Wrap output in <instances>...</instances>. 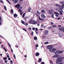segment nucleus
<instances>
[{
  "label": "nucleus",
  "mask_w": 64,
  "mask_h": 64,
  "mask_svg": "<svg viewBox=\"0 0 64 64\" xmlns=\"http://www.w3.org/2000/svg\"><path fill=\"white\" fill-rule=\"evenodd\" d=\"M30 24H37V22H36V21L33 20H31L29 22Z\"/></svg>",
  "instance_id": "f257e3e1"
},
{
  "label": "nucleus",
  "mask_w": 64,
  "mask_h": 64,
  "mask_svg": "<svg viewBox=\"0 0 64 64\" xmlns=\"http://www.w3.org/2000/svg\"><path fill=\"white\" fill-rule=\"evenodd\" d=\"M62 51H56V52L55 53V54H56L57 55V54H59L60 53H62Z\"/></svg>",
  "instance_id": "f03ea898"
},
{
  "label": "nucleus",
  "mask_w": 64,
  "mask_h": 64,
  "mask_svg": "<svg viewBox=\"0 0 64 64\" xmlns=\"http://www.w3.org/2000/svg\"><path fill=\"white\" fill-rule=\"evenodd\" d=\"M62 61L63 60H60L59 58H58L57 60L56 61V63H59L60 62H62Z\"/></svg>",
  "instance_id": "7ed1b4c3"
},
{
  "label": "nucleus",
  "mask_w": 64,
  "mask_h": 64,
  "mask_svg": "<svg viewBox=\"0 0 64 64\" xmlns=\"http://www.w3.org/2000/svg\"><path fill=\"white\" fill-rule=\"evenodd\" d=\"M20 5L19 4H17L15 6H14L16 8H17V9H18L20 8Z\"/></svg>",
  "instance_id": "20e7f679"
},
{
  "label": "nucleus",
  "mask_w": 64,
  "mask_h": 64,
  "mask_svg": "<svg viewBox=\"0 0 64 64\" xmlns=\"http://www.w3.org/2000/svg\"><path fill=\"white\" fill-rule=\"evenodd\" d=\"M48 32H49L48 31L46 30L44 32V35H46L47 34H48Z\"/></svg>",
  "instance_id": "39448f33"
},
{
  "label": "nucleus",
  "mask_w": 64,
  "mask_h": 64,
  "mask_svg": "<svg viewBox=\"0 0 64 64\" xmlns=\"http://www.w3.org/2000/svg\"><path fill=\"white\" fill-rule=\"evenodd\" d=\"M47 48L49 49L51 48H53V46L51 45L48 46L47 47Z\"/></svg>",
  "instance_id": "423d86ee"
},
{
  "label": "nucleus",
  "mask_w": 64,
  "mask_h": 64,
  "mask_svg": "<svg viewBox=\"0 0 64 64\" xmlns=\"http://www.w3.org/2000/svg\"><path fill=\"white\" fill-rule=\"evenodd\" d=\"M53 9H52L50 11L49 10L48 11L49 14H53V12L51 11H53Z\"/></svg>",
  "instance_id": "0eeeda50"
},
{
  "label": "nucleus",
  "mask_w": 64,
  "mask_h": 64,
  "mask_svg": "<svg viewBox=\"0 0 64 64\" xmlns=\"http://www.w3.org/2000/svg\"><path fill=\"white\" fill-rule=\"evenodd\" d=\"M54 14H56L55 15L56 16V17H58L59 16V15H59V14L58 13V12H54Z\"/></svg>",
  "instance_id": "6e6552de"
},
{
  "label": "nucleus",
  "mask_w": 64,
  "mask_h": 64,
  "mask_svg": "<svg viewBox=\"0 0 64 64\" xmlns=\"http://www.w3.org/2000/svg\"><path fill=\"white\" fill-rule=\"evenodd\" d=\"M23 8V7L22 6H20V9L19 10V12H22V10H21V9H22V8Z\"/></svg>",
  "instance_id": "1a4fd4ad"
},
{
  "label": "nucleus",
  "mask_w": 64,
  "mask_h": 64,
  "mask_svg": "<svg viewBox=\"0 0 64 64\" xmlns=\"http://www.w3.org/2000/svg\"><path fill=\"white\" fill-rule=\"evenodd\" d=\"M59 9H63V8H64V7H63V6H60L59 7Z\"/></svg>",
  "instance_id": "9d476101"
},
{
  "label": "nucleus",
  "mask_w": 64,
  "mask_h": 64,
  "mask_svg": "<svg viewBox=\"0 0 64 64\" xmlns=\"http://www.w3.org/2000/svg\"><path fill=\"white\" fill-rule=\"evenodd\" d=\"M58 55H56L55 56H53V58H56V57H57L58 58H58Z\"/></svg>",
  "instance_id": "9b49d317"
},
{
  "label": "nucleus",
  "mask_w": 64,
  "mask_h": 64,
  "mask_svg": "<svg viewBox=\"0 0 64 64\" xmlns=\"http://www.w3.org/2000/svg\"><path fill=\"white\" fill-rule=\"evenodd\" d=\"M18 0H14V3L16 4V3H18Z\"/></svg>",
  "instance_id": "f8f14e48"
},
{
  "label": "nucleus",
  "mask_w": 64,
  "mask_h": 64,
  "mask_svg": "<svg viewBox=\"0 0 64 64\" xmlns=\"http://www.w3.org/2000/svg\"><path fill=\"white\" fill-rule=\"evenodd\" d=\"M61 4H62V6H64V2H60Z\"/></svg>",
  "instance_id": "ddd939ff"
},
{
  "label": "nucleus",
  "mask_w": 64,
  "mask_h": 64,
  "mask_svg": "<svg viewBox=\"0 0 64 64\" xmlns=\"http://www.w3.org/2000/svg\"><path fill=\"white\" fill-rule=\"evenodd\" d=\"M14 18H16L17 16H18V15H17V14H14Z\"/></svg>",
  "instance_id": "4468645a"
},
{
  "label": "nucleus",
  "mask_w": 64,
  "mask_h": 64,
  "mask_svg": "<svg viewBox=\"0 0 64 64\" xmlns=\"http://www.w3.org/2000/svg\"><path fill=\"white\" fill-rule=\"evenodd\" d=\"M41 17L42 18H46V16H44V14H42L41 15Z\"/></svg>",
  "instance_id": "2eb2a0df"
},
{
  "label": "nucleus",
  "mask_w": 64,
  "mask_h": 64,
  "mask_svg": "<svg viewBox=\"0 0 64 64\" xmlns=\"http://www.w3.org/2000/svg\"><path fill=\"white\" fill-rule=\"evenodd\" d=\"M59 13H61L63 12L62 10H58V11Z\"/></svg>",
  "instance_id": "dca6fc26"
},
{
  "label": "nucleus",
  "mask_w": 64,
  "mask_h": 64,
  "mask_svg": "<svg viewBox=\"0 0 64 64\" xmlns=\"http://www.w3.org/2000/svg\"><path fill=\"white\" fill-rule=\"evenodd\" d=\"M36 56H38L39 55V53L38 52H36Z\"/></svg>",
  "instance_id": "f3484780"
},
{
  "label": "nucleus",
  "mask_w": 64,
  "mask_h": 64,
  "mask_svg": "<svg viewBox=\"0 0 64 64\" xmlns=\"http://www.w3.org/2000/svg\"><path fill=\"white\" fill-rule=\"evenodd\" d=\"M58 59H59L60 60H62V59H64V57H62L60 58H59Z\"/></svg>",
  "instance_id": "a211bd4d"
},
{
  "label": "nucleus",
  "mask_w": 64,
  "mask_h": 64,
  "mask_svg": "<svg viewBox=\"0 0 64 64\" xmlns=\"http://www.w3.org/2000/svg\"><path fill=\"white\" fill-rule=\"evenodd\" d=\"M42 13H45V10H42L41 11Z\"/></svg>",
  "instance_id": "6ab92c4d"
},
{
  "label": "nucleus",
  "mask_w": 64,
  "mask_h": 64,
  "mask_svg": "<svg viewBox=\"0 0 64 64\" xmlns=\"http://www.w3.org/2000/svg\"><path fill=\"white\" fill-rule=\"evenodd\" d=\"M42 60V59H41V58H40L39 59V60L38 61V62H39L40 63V62H41Z\"/></svg>",
  "instance_id": "aec40b11"
},
{
  "label": "nucleus",
  "mask_w": 64,
  "mask_h": 64,
  "mask_svg": "<svg viewBox=\"0 0 64 64\" xmlns=\"http://www.w3.org/2000/svg\"><path fill=\"white\" fill-rule=\"evenodd\" d=\"M6 1L10 4V5H11V3L8 0H6Z\"/></svg>",
  "instance_id": "412c9836"
},
{
  "label": "nucleus",
  "mask_w": 64,
  "mask_h": 64,
  "mask_svg": "<svg viewBox=\"0 0 64 64\" xmlns=\"http://www.w3.org/2000/svg\"><path fill=\"white\" fill-rule=\"evenodd\" d=\"M6 1L10 4V5H11V3L8 0H6Z\"/></svg>",
  "instance_id": "4be33fe9"
},
{
  "label": "nucleus",
  "mask_w": 64,
  "mask_h": 64,
  "mask_svg": "<svg viewBox=\"0 0 64 64\" xmlns=\"http://www.w3.org/2000/svg\"><path fill=\"white\" fill-rule=\"evenodd\" d=\"M31 9V8H28V12H30V10Z\"/></svg>",
  "instance_id": "5701e85b"
},
{
  "label": "nucleus",
  "mask_w": 64,
  "mask_h": 64,
  "mask_svg": "<svg viewBox=\"0 0 64 64\" xmlns=\"http://www.w3.org/2000/svg\"><path fill=\"white\" fill-rule=\"evenodd\" d=\"M49 51H50V52H52V48H50L49 50Z\"/></svg>",
  "instance_id": "b1692460"
},
{
  "label": "nucleus",
  "mask_w": 64,
  "mask_h": 64,
  "mask_svg": "<svg viewBox=\"0 0 64 64\" xmlns=\"http://www.w3.org/2000/svg\"><path fill=\"white\" fill-rule=\"evenodd\" d=\"M0 1L1 3H2V4H4V3L3 2V0H0Z\"/></svg>",
  "instance_id": "393cba45"
},
{
  "label": "nucleus",
  "mask_w": 64,
  "mask_h": 64,
  "mask_svg": "<svg viewBox=\"0 0 64 64\" xmlns=\"http://www.w3.org/2000/svg\"><path fill=\"white\" fill-rule=\"evenodd\" d=\"M34 40H37V38L36 37H35L34 38Z\"/></svg>",
  "instance_id": "a878e982"
},
{
  "label": "nucleus",
  "mask_w": 64,
  "mask_h": 64,
  "mask_svg": "<svg viewBox=\"0 0 64 64\" xmlns=\"http://www.w3.org/2000/svg\"><path fill=\"white\" fill-rule=\"evenodd\" d=\"M4 7L5 10H7V8H6V6H4Z\"/></svg>",
  "instance_id": "bb28decb"
},
{
  "label": "nucleus",
  "mask_w": 64,
  "mask_h": 64,
  "mask_svg": "<svg viewBox=\"0 0 64 64\" xmlns=\"http://www.w3.org/2000/svg\"><path fill=\"white\" fill-rule=\"evenodd\" d=\"M21 23H22V24H24L25 23V22H24V21H23V20H22L21 21Z\"/></svg>",
  "instance_id": "cd10ccee"
},
{
  "label": "nucleus",
  "mask_w": 64,
  "mask_h": 64,
  "mask_svg": "<svg viewBox=\"0 0 64 64\" xmlns=\"http://www.w3.org/2000/svg\"><path fill=\"white\" fill-rule=\"evenodd\" d=\"M56 48H52V52L53 51H55V50H56Z\"/></svg>",
  "instance_id": "c85d7f7f"
},
{
  "label": "nucleus",
  "mask_w": 64,
  "mask_h": 64,
  "mask_svg": "<svg viewBox=\"0 0 64 64\" xmlns=\"http://www.w3.org/2000/svg\"><path fill=\"white\" fill-rule=\"evenodd\" d=\"M49 44V42H46L44 43V44Z\"/></svg>",
  "instance_id": "c756f323"
},
{
  "label": "nucleus",
  "mask_w": 64,
  "mask_h": 64,
  "mask_svg": "<svg viewBox=\"0 0 64 64\" xmlns=\"http://www.w3.org/2000/svg\"><path fill=\"white\" fill-rule=\"evenodd\" d=\"M3 49L5 50V52H7V50H6V49H5V48L4 47L3 48Z\"/></svg>",
  "instance_id": "7c9ffc66"
},
{
  "label": "nucleus",
  "mask_w": 64,
  "mask_h": 64,
  "mask_svg": "<svg viewBox=\"0 0 64 64\" xmlns=\"http://www.w3.org/2000/svg\"><path fill=\"white\" fill-rule=\"evenodd\" d=\"M62 29L63 32H64V28H62Z\"/></svg>",
  "instance_id": "2f4dec72"
},
{
  "label": "nucleus",
  "mask_w": 64,
  "mask_h": 64,
  "mask_svg": "<svg viewBox=\"0 0 64 64\" xmlns=\"http://www.w3.org/2000/svg\"><path fill=\"white\" fill-rule=\"evenodd\" d=\"M24 25H25L26 26L28 25V24L27 23H25L24 24Z\"/></svg>",
  "instance_id": "473e14b6"
},
{
  "label": "nucleus",
  "mask_w": 64,
  "mask_h": 64,
  "mask_svg": "<svg viewBox=\"0 0 64 64\" xmlns=\"http://www.w3.org/2000/svg\"><path fill=\"white\" fill-rule=\"evenodd\" d=\"M11 12L12 13H13V10L12 9L11 10Z\"/></svg>",
  "instance_id": "72a5a7b5"
},
{
  "label": "nucleus",
  "mask_w": 64,
  "mask_h": 64,
  "mask_svg": "<svg viewBox=\"0 0 64 64\" xmlns=\"http://www.w3.org/2000/svg\"><path fill=\"white\" fill-rule=\"evenodd\" d=\"M50 63L52 64H53V62H52V61L51 60H50Z\"/></svg>",
  "instance_id": "f704fd0d"
},
{
  "label": "nucleus",
  "mask_w": 64,
  "mask_h": 64,
  "mask_svg": "<svg viewBox=\"0 0 64 64\" xmlns=\"http://www.w3.org/2000/svg\"><path fill=\"white\" fill-rule=\"evenodd\" d=\"M7 57H4L3 58V59H4V60H6V59H7Z\"/></svg>",
  "instance_id": "c9c22d12"
},
{
  "label": "nucleus",
  "mask_w": 64,
  "mask_h": 64,
  "mask_svg": "<svg viewBox=\"0 0 64 64\" xmlns=\"http://www.w3.org/2000/svg\"><path fill=\"white\" fill-rule=\"evenodd\" d=\"M52 26V27H57V26L56 25H54Z\"/></svg>",
  "instance_id": "e433bc0d"
},
{
  "label": "nucleus",
  "mask_w": 64,
  "mask_h": 64,
  "mask_svg": "<svg viewBox=\"0 0 64 64\" xmlns=\"http://www.w3.org/2000/svg\"><path fill=\"white\" fill-rule=\"evenodd\" d=\"M56 7H59V6H60L59 4H57L56 5Z\"/></svg>",
  "instance_id": "4c0bfd02"
},
{
  "label": "nucleus",
  "mask_w": 64,
  "mask_h": 64,
  "mask_svg": "<svg viewBox=\"0 0 64 64\" xmlns=\"http://www.w3.org/2000/svg\"><path fill=\"white\" fill-rule=\"evenodd\" d=\"M37 13L38 14H41V13L39 12L38 11H37Z\"/></svg>",
  "instance_id": "58836bf2"
},
{
  "label": "nucleus",
  "mask_w": 64,
  "mask_h": 64,
  "mask_svg": "<svg viewBox=\"0 0 64 64\" xmlns=\"http://www.w3.org/2000/svg\"><path fill=\"white\" fill-rule=\"evenodd\" d=\"M0 21H2V18L1 16H0Z\"/></svg>",
  "instance_id": "ea45409f"
},
{
  "label": "nucleus",
  "mask_w": 64,
  "mask_h": 64,
  "mask_svg": "<svg viewBox=\"0 0 64 64\" xmlns=\"http://www.w3.org/2000/svg\"><path fill=\"white\" fill-rule=\"evenodd\" d=\"M39 19H40V20H42V19H41V18H40V17L39 16L38 17Z\"/></svg>",
  "instance_id": "a19ab883"
},
{
  "label": "nucleus",
  "mask_w": 64,
  "mask_h": 64,
  "mask_svg": "<svg viewBox=\"0 0 64 64\" xmlns=\"http://www.w3.org/2000/svg\"><path fill=\"white\" fill-rule=\"evenodd\" d=\"M51 17H52V18H54V14H53L51 16Z\"/></svg>",
  "instance_id": "79ce46f5"
},
{
  "label": "nucleus",
  "mask_w": 64,
  "mask_h": 64,
  "mask_svg": "<svg viewBox=\"0 0 64 64\" xmlns=\"http://www.w3.org/2000/svg\"><path fill=\"white\" fill-rule=\"evenodd\" d=\"M25 14H23L22 18H24V16H25Z\"/></svg>",
  "instance_id": "37998d69"
},
{
  "label": "nucleus",
  "mask_w": 64,
  "mask_h": 64,
  "mask_svg": "<svg viewBox=\"0 0 64 64\" xmlns=\"http://www.w3.org/2000/svg\"><path fill=\"white\" fill-rule=\"evenodd\" d=\"M27 18H28V17H26L25 18V20H26Z\"/></svg>",
  "instance_id": "c03bdc74"
},
{
  "label": "nucleus",
  "mask_w": 64,
  "mask_h": 64,
  "mask_svg": "<svg viewBox=\"0 0 64 64\" xmlns=\"http://www.w3.org/2000/svg\"><path fill=\"white\" fill-rule=\"evenodd\" d=\"M50 24H51V25H53V24H54V23L53 22H51V23H50Z\"/></svg>",
  "instance_id": "a18cd8bd"
},
{
  "label": "nucleus",
  "mask_w": 64,
  "mask_h": 64,
  "mask_svg": "<svg viewBox=\"0 0 64 64\" xmlns=\"http://www.w3.org/2000/svg\"><path fill=\"white\" fill-rule=\"evenodd\" d=\"M8 45L9 46V47H11V45H10V44H8Z\"/></svg>",
  "instance_id": "49530a36"
},
{
  "label": "nucleus",
  "mask_w": 64,
  "mask_h": 64,
  "mask_svg": "<svg viewBox=\"0 0 64 64\" xmlns=\"http://www.w3.org/2000/svg\"><path fill=\"white\" fill-rule=\"evenodd\" d=\"M14 58H15V59H16V57H15V54H14Z\"/></svg>",
  "instance_id": "de8ad7c7"
},
{
  "label": "nucleus",
  "mask_w": 64,
  "mask_h": 64,
  "mask_svg": "<svg viewBox=\"0 0 64 64\" xmlns=\"http://www.w3.org/2000/svg\"><path fill=\"white\" fill-rule=\"evenodd\" d=\"M22 29H23V30H24V31H26H26H27V30H26L24 28H23Z\"/></svg>",
  "instance_id": "09e8293b"
},
{
  "label": "nucleus",
  "mask_w": 64,
  "mask_h": 64,
  "mask_svg": "<svg viewBox=\"0 0 64 64\" xmlns=\"http://www.w3.org/2000/svg\"><path fill=\"white\" fill-rule=\"evenodd\" d=\"M10 63H13V61H12V60H11L10 61Z\"/></svg>",
  "instance_id": "8fccbe9b"
},
{
  "label": "nucleus",
  "mask_w": 64,
  "mask_h": 64,
  "mask_svg": "<svg viewBox=\"0 0 64 64\" xmlns=\"http://www.w3.org/2000/svg\"><path fill=\"white\" fill-rule=\"evenodd\" d=\"M8 60H11V58H8Z\"/></svg>",
  "instance_id": "3c124183"
},
{
  "label": "nucleus",
  "mask_w": 64,
  "mask_h": 64,
  "mask_svg": "<svg viewBox=\"0 0 64 64\" xmlns=\"http://www.w3.org/2000/svg\"><path fill=\"white\" fill-rule=\"evenodd\" d=\"M31 34L32 35H33V32H32L31 33Z\"/></svg>",
  "instance_id": "603ef678"
},
{
  "label": "nucleus",
  "mask_w": 64,
  "mask_h": 64,
  "mask_svg": "<svg viewBox=\"0 0 64 64\" xmlns=\"http://www.w3.org/2000/svg\"><path fill=\"white\" fill-rule=\"evenodd\" d=\"M59 29L61 31H62V30H61V28H59Z\"/></svg>",
  "instance_id": "864d4df0"
},
{
  "label": "nucleus",
  "mask_w": 64,
  "mask_h": 64,
  "mask_svg": "<svg viewBox=\"0 0 64 64\" xmlns=\"http://www.w3.org/2000/svg\"><path fill=\"white\" fill-rule=\"evenodd\" d=\"M8 62V61L7 60H5L4 61V62L5 63H7Z\"/></svg>",
  "instance_id": "5fc2aeb1"
},
{
  "label": "nucleus",
  "mask_w": 64,
  "mask_h": 64,
  "mask_svg": "<svg viewBox=\"0 0 64 64\" xmlns=\"http://www.w3.org/2000/svg\"><path fill=\"white\" fill-rule=\"evenodd\" d=\"M41 63V64H44V62H42Z\"/></svg>",
  "instance_id": "6e6d98bb"
},
{
  "label": "nucleus",
  "mask_w": 64,
  "mask_h": 64,
  "mask_svg": "<svg viewBox=\"0 0 64 64\" xmlns=\"http://www.w3.org/2000/svg\"><path fill=\"white\" fill-rule=\"evenodd\" d=\"M35 28H32V30H35Z\"/></svg>",
  "instance_id": "4d7b16f0"
},
{
  "label": "nucleus",
  "mask_w": 64,
  "mask_h": 64,
  "mask_svg": "<svg viewBox=\"0 0 64 64\" xmlns=\"http://www.w3.org/2000/svg\"><path fill=\"white\" fill-rule=\"evenodd\" d=\"M43 26H44V25H43V24H42L41 27H43Z\"/></svg>",
  "instance_id": "13d9d810"
},
{
  "label": "nucleus",
  "mask_w": 64,
  "mask_h": 64,
  "mask_svg": "<svg viewBox=\"0 0 64 64\" xmlns=\"http://www.w3.org/2000/svg\"><path fill=\"white\" fill-rule=\"evenodd\" d=\"M28 29H29V30H31V28H29Z\"/></svg>",
  "instance_id": "bf43d9fd"
},
{
  "label": "nucleus",
  "mask_w": 64,
  "mask_h": 64,
  "mask_svg": "<svg viewBox=\"0 0 64 64\" xmlns=\"http://www.w3.org/2000/svg\"><path fill=\"white\" fill-rule=\"evenodd\" d=\"M36 31H38V28H36Z\"/></svg>",
  "instance_id": "052dcab7"
},
{
  "label": "nucleus",
  "mask_w": 64,
  "mask_h": 64,
  "mask_svg": "<svg viewBox=\"0 0 64 64\" xmlns=\"http://www.w3.org/2000/svg\"><path fill=\"white\" fill-rule=\"evenodd\" d=\"M11 51L12 52H13V50H12V49H11Z\"/></svg>",
  "instance_id": "680f3d73"
},
{
  "label": "nucleus",
  "mask_w": 64,
  "mask_h": 64,
  "mask_svg": "<svg viewBox=\"0 0 64 64\" xmlns=\"http://www.w3.org/2000/svg\"><path fill=\"white\" fill-rule=\"evenodd\" d=\"M23 0H20V2H22V1Z\"/></svg>",
  "instance_id": "e2e57ef3"
},
{
  "label": "nucleus",
  "mask_w": 64,
  "mask_h": 64,
  "mask_svg": "<svg viewBox=\"0 0 64 64\" xmlns=\"http://www.w3.org/2000/svg\"><path fill=\"white\" fill-rule=\"evenodd\" d=\"M61 18H58V20H60V19Z\"/></svg>",
  "instance_id": "0e129e2a"
},
{
  "label": "nucleus",
  "mask_w": 64,
  "mask_h": 64,
  "mask_svg": "<svg viewBox=\"0 0 64 64\" xmlns=\"http://www.w3.org/2000/svg\"><path fill=\"white\" fill-rule=\"evenodd\" d=\"M38 46H38V45H37L36 46V47H38Z\"/></svg>",
  "instance_id": "69168bd1"
},
{
  "label": "nucleus",
  "mask_w": 64,
  "mask_h": 64,
  "mask_svg": "<svg viewBox=\"0 0 64 64\" xmlns=\"http://www.w3.org/2000/svg\"><path fill=\"white\" fill-rule=\"evenodd\" d=\"M1 48H2V47H3V45H2L1 46Z\"/></svg>",
  "instance_id": "338daca9"
},
{
  "label": "nucleus",
  "mask_w": 64,
  "mask_h": 64,
  "mask_svg": "<svg viewBox=\"0 0 64 64\" xmlns=\"http://www.w3.org/2000/svg\"><path fill=\"white\" fill-rule=\"evenodd\" d=\"M1 12H2L3 13L4 12V10H2V11H1Z\"/></svg>",
  "instance_id": "774afa93"
}]
</instances>
